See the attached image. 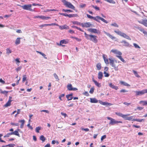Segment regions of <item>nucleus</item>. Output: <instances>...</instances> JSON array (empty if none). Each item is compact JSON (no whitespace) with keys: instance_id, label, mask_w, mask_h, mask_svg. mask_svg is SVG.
<instances>
[{"instance_id":"obj_3","label":"nucleus","mask_w":147,"mask_h":147,"mask_svg":"<svg viewBox=\"0 0 147 147\" xmlns=\"http://www.w3.org/2000/svg\"><path fill=\"white\" fill-rule=\"evenodd\" d=\"M107 118L110 121L109 122V124L111 125H114L115 124H117L119 123H123L122 121H116L115 119L110 117H107Z\"/></svg>"},{"instance_id":"obj_56","label":"nucleus","mask_w":147,"mask_h":147,"mask_svg":"<svg viewBox=\"0 0 147 147\" xmlns=\"http://www.w3.org/2000/svg\"><path fill=\"white\" fill-rule=\"evenodd\" d=\"M128 92V91L126 90L125 89H122L120 91L121 92Z\"/></svg>"},{"instance_id":"obj_44","label":"nucleus","mask_w":147,"mask_h":147,"mask_svg":"<svg viewBox=\"0 0 147 147\" xmlns=\"http://www.w3.org/2000/svg\"><path fill=\"white\" fill-rule=\"evenodd\" d=\"M144 119H135V121H137L138 122H141L143 121H144Z\"/></svg>"},{"instance_id":"obj_8","label":"nucleus","mask_w":147,"mask_h":147,"mask_svg":"<svg viewBox=\"0 0 147 147\" xmlns=\"http://www.w3.org/2000/svg\"><path fill=\"white\" fill-rule=\"evenodd\" d=\"M110 64L111 66L114 68L115 71H118V70L117 66H115V64L114 63V61L112 58H109Z\"/></svg>"},{"instance_id":"obj_34","label":"nucleus","mask_w":147,"mask_h":147,"mask_svg":"<svg viewBox=\"0 0 147 147\" xmlns=\"http://www.w3.org/2000/svg\"><path fill=\"white\" fill-rule=\"evenodd\" d=\"M40 140L42 141L43 142H44L45 140V138L44 137L43 135H41L40 137Z\"/></svg>"},{"instance_id":"obj_39","label":"nucleus","mask_w":147,"mask_h":147,"mask_svg":"<svg viewBox=\"0 0 147 147\" xmlns=\"http://www.w3.org/2000/svg\"><path fill=\"white\" fill-rule=\"evenodd\" d=\"M27 78L26 75H24L23 76L22 82H24L26 80Z\"/></svg>"},{"instance_id":"obj_51","label":"nucleus","mask_w":147,"mask_h":147,"mask_svg":"<svg viewBox=\"0 0 147 147\" xmlns=\"http://www.w3.org/2000/svg\"><path fill=\"white\" fill-rule=\"evenodd\" d=\"M11 124L12 125H15L16 126H18L19 125L18 123H15L12 122L11 123Z\"/></svg>"},{"instance_id":"obj_53","label":"nucleus","mask_w":147,"mask_h":147,"mask_svg":"<svg viewBox=\"0 0 147 147\" xmlns=\"http://www.w3.org/2000/svg\"><path fill=\"white\" fill-rule=\"evenodd\" d=\"M68 17L69 18H72L75 16L76 15L74 14H69L68 15Z\"/></svg>"},{"instance_id":"obj_35","label":"nucleus","mask_w":147,"mask_h":147,"mask_svg":"<svg viewBox=\"0 0 147 147\" xmlns=\"http://www.w3.org/2000/svg\"><path fill=\"white\" fill-rule=\"evenodd\" d=\"M108 2L113 4H115V2L113 0H104Z\"/></svg>"},{"instance_id":"obj_12","label":"nucleus","mask_w":147,"mask_h":147,"mask_svg":"<svg viewBox=\"0 0 147 147\" xmlns=\"http://www.w3.org/2000/svg\"><path fill=\"white\" fill-rule=\"evenodd\" d=\"M35 18H40V19H43V20H47L49 19L50 18V17H46L45 16H36L35 17Z\"/></svg>"},{"instance_id":"obj_32","label":"nucleus","mask_w":147,"mask_h":147,"mask_svg":"<svg viewBox=\"0 0 147 147\" xmlns=\"http://www.w3.org/2000/svg\"><path fill=\"white\" fill-rule=\"evenodd\" d=\"M140 104L142 103L143 105H147V101L142 100L140 102Z\"/></svg>"},{"instance_id":"obj_46","label":"nucleus","mask_w":147,"mask_h":147,"mask_svg":"<svg viewBox=\"0 0 147 147\" xmlns=\"http://www.w3.org/2000/svg\"><path fill=\"white\" fill-rule=\"evenodd\" d=\"M134 46L136 48H140V47L137 44L135 43H134L133 44Z\"/></svg>"},{"instance_id":"obj_36","label":"nucleus","mask_w":147,"mask_h":147,"mask_svg":"<svg viewBox=\"0 0 147 147\" xmlns=\"http://www.w3.org/2000/svg\"><path fill=\"white\" fill-rule=\"evenodd\" d=\"M1 91V93L3 94H4L5 95H7V93H8L9 91H2L1 90H0Z\"/></svg>"},{"instance_id":"obj_54","label":"nucleus","mask_w":147,"mask_h":147,"mask_svg":"<svg viewBox=\"0 0 147 147\" xmlns=\"http://www.w3.org/2000/svg\"><path fill=\"white\" fill-rule=\"evenodd\" d=\"M92 7L95 8V9H96V10H99V7H97V6H94V5H92Z\"/></svg>"},{"instance_id":"obj_50","label":"nucleus","mask_w":147,"mask_h":147,"mask_svg":"<svg viewBox=\"0 0 147 147\" xmlns=\"http://www.w3.org/2000/svg\"><path fill=\"white\" fill-rule=\"evenodd\" d=\"M104 74H105V77H108L109 76V74L108 73H106L105 71H104Z\"/></svg>"},{"instance_id":"obj_22","label":"nucleus","mask_w":147,"mask_h":147,"mask_svg":"<svg viewBox=\"0 0 147 147\" xmlns=\"http://www.w3.org/2000/svg\"><path fill=\"white\" fill-rule=\"evenodd\" d=\"M11 100H9L4 105V106L6 107L10 106L11 105Z\"/></svg>"},{"instance_id":"obj_38","label":"nucleus","mask_w":147,"mask_h":147,"mask_svg":"<svg viewBox=\"0 0 147 147\" xmlns=\"http://www.w3.org/2000/svg\"><path fill=\"white\" fill-rule=\"evenodd\" d=\"M53 76L57 81H58L59 80L58 77L56 73H54L53 74Z\"/></svg>"},{"instance_id":"obj_58","label":"nucleus","mask_w":147,"mask_h":147,"mask_svg":"<svg viewBox=\"0 0 147 147\" xmlns=\"http://www.w3.org/2000/svg\"><path fill=\"white\" fill-rule=\"evenodd\" d=\"M22 68V67L21 66H19L16 69V70L17 71H18L21 69Z\"/></svg>"},{"instance_id":"obj_6","label":"nucleus","mask_w":147,"mask_h":147,"mask_svg":"<svg viewBox=\"0 0 147 147\" xmlns=\"http://www.w3.org/2000/svg\"><path fill=\"white\" fill-rule=\"evenodd\" d=\"M32 5L31 4L28 5H25L23 6H20L23 9L29 10L30 11H33V10L31 8Z\"/></svg>"},{"instance_id":"obj_61","label":"nucleus","mask_w":147,"mask_h":147,"mask_svg":"<svg viewBox=\"0 0 147 147\" xmlns=\"http://www.w3.org/2000/svg\"><path fill=\"white\" fill-rule=\"evenodd\" d=\"M138 28L140 31H141L142 32H143H143H144L145 30H144L143 29L141 28L138 27Z\"/></svg>"},{"instance_id":"obj_29","label":"nucleus","mask_w":147,"mask_h":147,"mask_svg":"<svg viewBox=\"0 0 147 147\" xmlns=\"http://www.w3.org/2000/svg\"><path fill=\"white\" fill-rule=\"evenodd\" d=\"M67 88L69 90H72L73 88L72 85L71 84H68L67 86Z\"/></svg>"},{"instance_id":"obj_60","label":"nucleus","mask_w":147,"mask_h":147,"mask_svg":"<svg viewBox=\"0 0 147 147\" xmlns=\"http://www.w3.org/2000/svg\"><path fill=\"white\" fill-rule=\"evenodd\" d=\"M27 126L30 128V129L31 130L33 129V127L30 125V123H29L27 125Z\"/></svg>"},{"instance_id":"obj_37","label":"nucleus","mask_w":147,"mask_h":147,"mask_svg":"<svg viewBox=\"0 0 147 147\" xmlns=\"http://www.w3.org/2000/svg\"><path fill=\"white\" fill-rule=\"evenodd\" d=\"M133 71L134 72V73L135 74V76L136 77L138 78L140 77V76L138 75V73L136 71L134 70H133Z\"/></svg>"},{"instance_id":"obj_5","label":"nucleus","mask_w":147,"mask_h":147,"mask_svg":"<svg viewBox=\"0 0 147 147\" xmlns=\"http://www.w3.org/2000/svg\"><path fill=\"white\" fill-rule=\"evenodd\" d=\"M62 2L66 7L75 10V7L71 3L68 2L65 0H62Z\"/></svg>"},{"instance_id":"obj_24","label":"nucleus","mask_w":147,"mask_h":147,"mask_svg":"<svg viewBox=\"0 0 147 147\" xmlns=\"http://www.w3.org/2000/svg\"><path fill=\"white\" fill-rule=\"evenodd\" d=\"M121 43H123L124 44L123 45V46L126 47H128L129 46V43L126 41L125 40H122L121 41Z\"/></svg>"},{"instance_id":"obj_21","label":"nucleus","mask_w":147,"mask_h":147,"mask_svg":"<svg viewBox=\"0 0 147 147\" xmlns=\"http://www.w3.org/2000/svg\"><path fill=\"white\" fill-rule=\"evenodd\" d=\"M90 102L92 103H96L98 102V100L95 98H90Z\"/></svg>"},{"instance_id":"obj_62","label":"nucleus","mask_w":147,"mask_h":147,"mask_svg":"<svg viewBox=\"0 0 147 147\" xmlns=\"http://www.w3.org/2000/svg\"><path fill=\"white\" fill-rule=\"evenodd\" d=\"M59 26L58 24L55 23H52L50 24V26Z\"/></svg>"},{"instance_id":"obj_33","label":"nucleus","mask_w":147,"mask_h":147,"mask_svg":"<svg viewBox=\"0 0 147 147\" xmlns=\"http://www.w3.org/2000/svg\"><path fill=\"white\" fill-rule=\"evenodd\" d=\"M120 83L121 84L123 85L124 86H129L130 85L129 84H128L127 83L123 82V81H121L120 82Z\"/></svg>"},{"instance_id":"obj_59","label":"nucleus","mask_w":147,"mask_h":147,"mask_svg":"<svg viewBox=\"0 0 147 147\" xmlns=\"http://www.w3.org/2000/svg\"><path fill=\"white\" fill-rule=\"evenodd\" d=\"M0 82L3 84H5V82L1 78L0 79Z\"/></svg>"},{"instance_id":"obj_20","label":"nucleus","mask_w":147,"mask_h":147,"mask_svg":"<svg viewBox=\"0 0 147 147\" xmlns=\"http://www.w3.org/2000/svg\"><path fill=\"white\" fill-rule=\"evenodd\" d=\"M109 86L111 88L115 89L116 90L118 89V87L117 86L114 85L112 83H110L109 84Z\"/></svg>"},{"instance_id":"obj_17","label":"nucleus","mask_w":147,"mask_h":147,"mask_svg":"<svg viewBox=\"0 0 147 147\" xmlns=\"http://www.w3.org/2000/svg\"><path fill=\"white\" fill-rule=\"evenodd\" d=\"M104 33L108 36L109 38H111L112 39H114L115 38V37L114 36H113L112 35H111L109 33L106 32L105 31H103Z\"/></svg>"},{"instance_id":"obj_1","label":"nucleus","mask_w":147,"mask_h":147,"mask_svg":"<svg viewBox=\"0 0 147 147\" xmlns=\"http://www.w3.org/2000/svg\"><path fill=\"white\" fill-rule=\"evenodd\" d=\"M115 114L119 116L122 117L125 120L133 121H135V119H134V116L127 117V116L129 115V114L123 115L122 113L119 112H116Z\"/></svg>"},{"instance_id":"obj_48","label":"nucleus","mask_w":147,"mask_h":147,"mask_svg":"<svg viewBox=\"0 0 147 147\" xmlns=\"http://www.w3.org/2000/svg\"><path fill=\"white\" fill-rule=\"evenodd\" d=\"M94 88L93 87L92 88L90 89V90L89 92L90 94H93L94 92Z\"/></svg>"},{"instance_id":"obj_23","label":"nucleus","mask_w":147,"mask_h":147,"mask_svg":"<svg viewBox=\"0 0 147 147\" xmlns=\"http://www.w3.org/2000/svg\"><path fill=\"white\" fill-rule=\"evenodd\" d=\"M92 81L94 82L95 85L98 87H100L101 86V85L100 83L98 82L96 80L93 79Z\"/></svg>"},{"instance_id":"obj_9","label":"nucleus","mask_w":147,"mask_h":147,"mask_svg":"<svg viewBox=\"0 0 147 147\" xmlns=\"http://www.w3.org/2000/svg\"><path fill=\"white\" fill-rule=\"evenodd\" d=\"M88 31L90 32L96 33L98 34H100V32L99 30L95 28H89L88 29Z\"/></svg>"},{"instance_id":"obj_19","label":"nucleus","mask_w":147,"mask_h":147,"mask_svg":"<svg viewBox=\"0 0 147 147\" xmlns=\"http://www.w3.org/2000/svg\"><path fill=\"white\" fill-rule=\"evenodd\" d=\"M22 38L20 37H18L16 39L15 42V44L16 45H17L19 44L20 43V39H21Z\"/></svg>"},{"instance_id":"obj_49","label":"nucleus","mask_w":147,"mask_h":147,"mask_svg":"<svg viewBox=\"0 0 147 147\" xmlns=\"http://www.w3.org/2000/svg\"><path fill=\"white\" fill-rule=\"evenodd\" d=\"M15 146V144H9L7 145V146L9 147H14V146Z\"/></svg>"},{"instance_id":"obj_7","label":"nucleus","mask_w":147,"mask_h":147,"mask_svg":"<svg viewBox=\"0 0 147 147\" xmlns=\"http://www.w3.org/2000/svg\"><path fill=\"white\" fill-rule=\"evenodd\" d=\"M94 20L99 22H100L99 20H100L103 22L106 23V24H107L108 23L107 20L99 16H96V17H94Z\"/></svg>"},{"instance_id":"obj_4","label":"nucleus","mask_w":147,"mask_h":147,"mask_svg":"<svg viewBox=\"0 0 147 147\" xmlns=\"http://www.w3.org/2000/svg\"><path fill=\"white\" fill-rule=\"evenodd\" d=\"M114 32L117 34L118 35H119L127 39H128L129 40H131L130 38L128 36L126 35L124 33L121 32L118 30H115Z\"/></svg>"},{"instance_id":"obj_2","label":"nucleus","mask_w":147,"mask_h":147,"mask_svg":"<svg viewBox=\"0 0 147 147\" xmlns=\"http://www.w3.org/2000/svg\"><path fill=\"white\" fill-rule=\"evenodd\" d=\"M84 35L86 38L88 40L92 41L95 43H96L98 42V40L96 38L97 36L87 34L86 32L84 33Z\"/></svg>"},{"instance_id":"obj_27","label":"nucleus","mask_w":147,"mask_h":147,"mask_svg":"<svg viewBox=\"0 0 147 147\" xmlns=\"http://www.w3.org/2000/svg\"><path fill=\"white\" fill-rule=\"evenodd\" d=\"M116 57L119 58L123 62L125 63L126 61L123 59L121 55H116Z\"/></svg>"},{"instance_id":"obj_18","label":"nucleus","mask_w":147,"mask_h":147,"mask_svg":"<svg viewBox=\"0 0 147 147\" xmlns=\"http://www.w3.org/2000/svg\"><path fill=\"white\" fill-rule=\"evenodd\" d=\"M73 94L71 93V94L67 95H66V98L68 99V100H71L73 98Z\"/></svg>"},{"instance_id":"obj_63","label":"nucleus","mask_w":147,"mask_h":147,"mask_svg":"<svg viewBox=\"0 0 147 147\" xmlns=\"http://www.w3.org/2000/svg\"><path fill=\"white\" fill-rule=\"evenodd\" d=\"M61 114L62 115L64 116L65 117L67 116V115L66 113H64L61 112Z\"/></svg>"},{"instance_id":"obj_26","label":"nucleus","mask_w":147,"mask_h":147,"mask_svg":"<svg viewBox=\"0 0 147 147\" xmlns=\"http://www.w3.org/2000/svg\"><path fill=\"white\" fill-rule=\"evenodd\" d=\"M103 77V74L102 72H99L98 74V78L99 79H102Z\"/></svg>"},{"instance_id":"obj_31","label":"nucleus","mask_w":147,"mask_h":147,"mask_svg":"<svg viewBox=\"0 0 147 147\" xmlns=\"http://www.w3.org/2000/svg\"><path fill=\"white\" fill-rule=\"evenodd\" d=\"M6 54L7 55H9L10 53H11L12 51L9 48H8L6 49Z\"/></svg>"},{"instance_id":"obj_16","label":"nucleus","mask_w":147,"mask_h":147,"mask_svg":"<svg viewBox=\"0 0 147 147\" xmlns=\"http://www.w3.org/2000/svg\"><path fill=\"white\" fill-rule=\"evenodd\" d=\"M20 130L19 129H18V130H15L14 131L12 132L11 134L12 135H15L18 136L19 137H20V135L18 132V131H19Z\"/></svg>"},{"instance_id":"obj_47","label":"nucleus","mask_w":147,"mask_h":147,"mask_svg":"<svg viewBox=\"0 0 147 147\" xmlns=\"http://www.w3.org/2000/svg\"><path fill=\"white\" fill-rule=\"evenodd\" d=\"M40 129V127H37L36 129V131L37 133L39 132V130Z\"/></svg>"},{"instance_id":"obj_43","label":"nucleus","mask_w":147,"mask_h":147,"mask_svg":"<svg viewBox=\"0 0 147 147\" xmlns=\"http://www.w3.org/2000/svg\"><path fill=\"white\" fill-rule=\"evenodd\" d=\"M66 41L64 40H62L60 41V45H61L62 44H66Z\"/></svg>"},{"instance_id":"obj_15","label":"nucleus","mask_w":147,"mask_h":147,"mask_svg":"<svg viewBox=\"0 0 147 147\" xmlns=\"http://www.w3.org/2000/svg\"><path fill=\"white\" fill-rule=\"evenodd\" d=\"M111 52L115 54L118 55H121L122 54L121 52L120 51H118L116 49H112L111 51Z\"/></svg>"},{"instance_id":"obj_55","label":"nucleus","mask_w":147,"mask_h":147,"mask_svg":"<svg viewBox=\"0 0 147 147\" xmlns=\"http://www.w3.org/2000/svg\"><path fill=\"white\" fill-rule=\"evenodd\" d=\"M106 138V135H104V136H102L101 138V141H102L103 139Z\"/></svg>"},{"instance_id":"obj_11","label":"nucleus","mask_w":147,"mask_h":147,"mask_svg":"<svg viewBox=\"0 0 147 147\" xmlns=\"http://www.w3.org/2000/svg\"><path fill=\"white\" fill-rule=\"evenodd\" d=\"M92 25L90 22H86L84 23H82V26L83 27L88 28L90 27Z\"/></svg>"},{"instance_id":"obj_25","label":"nucleus","mask_w":147,"mask_h":147,"mask_svg":"<svg viewBox=\"0 0 147 147\" xmlns=\"http://www.w3.org/2000/svg\"><path fill=\"white\" fill-rule=\"evenodd\" d=\"M25 122V121L24 120H20L19 121V122L21 123V124L20 126V127L21 128H22L23 127Z\"/></svg>"},{"instance_id":"obj_57","label":"nucleus","mask_w":147,"mask_h":147,"mask_svg":"<svg viewBox=\"0 0 147 147\" xmlns=\"http://www.w3.org/2000/svg\"><path fill=\"white\" fill-rule=\"evenodd\" d=\"M40 111L41 112H46L47 113H49V111L48 110H41Z\"/></svg>"},{"instance_id":"obj_13","label":"nucleus","mask_w":147,"mask_h":147,"mask_svg":"<svg viewBox=\"0 0 147 147\" xmlns=\"http://www.w3.org/2000/svg\"><path fill=\"white\" fill-rule=\"evenodd\" d=\"M138 22L147 27V20H142L138 21Z\"/></svg>"},{"instance_id":"obj_42","label":"nucleus","mask_w":147,"mask_h":147,"mask_svg":"<svg viewBox=\"0 0 147 147\" xmlns=\"http://www.w3.org/2000/svg\"><path fill=\"white\" fill-rule=\"evenodd\" d=\"M62 11H64L65 12H67L68 11H69V12H72V11L70 10V9H63L62 10Z\"/></svg>"},{"instance_id":"obj_30","label":"nucleus","mask_w":147,"mask_h":147,"mask_svg":"<svg viewBox=\"0 0 147 147\" xmlns=\"http://www.w3.org/2000/svg\"><path fill=\"white\" fill-rule=\"evenodd\" d=\"M96 67L98 70H100L101 68V64L100 63H98L96 64Z\"/></svg>"},{"instance_id":"obj_28","label":"nucleus","mask_w":147,"mask_h":147,"mask_svg":"<svg viewBox=\"0 0 147 147\" xmlns=\"http://www.w3.org/2000/svg\"><path fill=\"white\" fill-rule=\"evenodd\" d=\"M72 22L74 24L79 25L82 26V23L80 22L77 21H72Z\"/></svg>"},{"instance_id":"obj_10","label":"nucleus","mask_w":147,"mask_h":147,"mask_svg":"<svg viewBox=\"0 0 147 147\" xmlns=\"http://www.w3.org/2000/svg\"><path fill=\"white\" fill-rule=\"evenodd\" d=\"M136 96H139L145 93H147L146 89L144 90L141 91H135Z\"/></svg>"},{"instance_id":"obj_14","label":"nucleus","mask_w":147,"mask_h":147,"mask_svg":"<svg viewBox=\"0 0 147 147\" xmlns=\"http://www.w3.org/2000/svg\"><path fill=\"white\" fill-rule=\"evenodd\" d=\"M59 28L61 30L66 29L67 30L69 29V27L66 25H65L63 26H59Z\"/></svg>"},{"instance_id":"obj_40","label":"nucleus","mask_w":147,"mask_h":147,"mask_svg":"<svg viewBox=\"0 0 147 147\" xmlns=\"http://www.w3.org/2000/svg\"><path fill=\"white\" fill-rule=\"evenodd\" d=\"M12 135L11 132L8 133L6 135L4 136V138H7L9 137L10 135Z\"/></svg>"},{"instance_id":"obj_41","label":"nucleus","mask_w":147,"mask_h":147,"mask_svg":"<svg viewBox=\"0 0 147 147\" xmlns=\"http://www.w3.org/2000/svg\"><path fill=\"white\" fill-rule=\"evenodd\" d=\"M111 26H114L115 27L118 28L119 27L118 25L116 23H112L111 24Z\"/></svg>"},{"instance_id":"obj_64","label":"nucleus","mask_w":147,"mask_h":147,"mask_svg":"<svg viewBox=\"0 0 147 147\" xmlns=\"http://www.w3.org/2000/svg\"><path fill=\"white\" fill-rule=\"evenodd\" d=\"M81 129L82 130H84L86 131H89V129L88 128H82Z\"/></svg>"},{"instance_id":"obj_52","label":"nucleus","mask_w":147,"mask_h":147,"mask_svg":"<svg viewBox=\"0 0 147 147\" xmlns=\"http://www.w3.org/2000/svg\"><path fill=\"white\" fill-rule=\"evenodd\" d=\"M86 6V4H82L80 5V8H83L84 7Z\"/></svg>"},{"instance_id":"obj_45","label":"nucleus","mask_w":147,"mask_h":147,"mask_svg":"<svg viewBox=\"0 0 147 147\" xmlns=\"http://www.w3.org/2000/svg\"><path fill=\"white\" fill-rule=\"evenodd\" d=\"M87 17L91 19H94V17H93L92 16L88 14H87L86 15Z\"/></svg>"}]
</instances>
